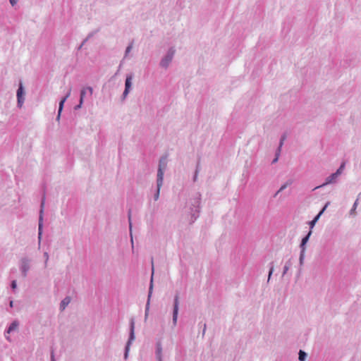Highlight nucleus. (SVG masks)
Returning a JSON list of instances; mask_svg holds the SVG:
<instances>
[{"instance_id":"1","label":"nucleus","mask_w":361,"mask_h":361,"mask_svg":"<svg viewBox=\"0 0 361 361\" xmlns=\"http://www.w3.org/2000/svg\"><path fill=\"white\" fill-rule=\"evenodd\" d=\"M201 194L200 192L195 195L189 200V214L190 215V224H193L199 217L200 212Z\"/></svg>"},{"instance_id":"2","label":"nucleus","mask_w":361,"mask_h":361,"mask_svg":"<svg viewBox=\"0 0 361 361\" xmlns=\"http://www.w3.org/2000/svg\"><path fill=\"white\" fill-rule=\"evenodd\" d=\"M135 339V321L134 319L132 318L130 319V332H129V338L126 343V347H125V351H124V359L127 360L128 357V353L130 351V348L132 344V343Z\"/></svg>"},{"instance_id":"3","label":"nucleus","mask_w":361,"mask_h":361,"mask_svg":"<svg viewBox=\"0 0 361 361\" xmlns=\"http://www.w3.org/2000/svg\"><path fill=\"white\" fill-rule=\"evenodd\" d=\"M152 276L151 280L149 283V291H148V295H147V300L145 305V320H147L149 311V305H150V300L153 292V275H154V262L153 258H152Z\"/></svg>"},{"instance_id":"4","label":"nucleus","mask_w":361,"mask_h":361,"mask_svg":"<svg viewBox=\"0 0 361 361\" xmlns=\"http://www.w3.org/2000/svg\"><path fill=\"white\" fill-rule=\"evenodd\" d=\"M175 53V48L173 47H170L168 49L166 54L160 61V66L165 69L168 68L174 57Z\"/></svg>"},{"instance_id":"5","label":"nucleus","mask_w":361,"mask_h":361,"mask_svg":"<svg viewBox=\"0 0 361 361\" xmlns=\"http://www.w3.org/2000/svg\"><path fill=\"white\" fill-rule=\"evenodd\" d=\"M167 166V155L162 156L159 161V166H158V170H157V179L161 183V181L164 180V171L166 169Z\"/></svg>"},{"instance_id":"6","label":"nucleus","mask_w":361,"mask_h":361,"mask_svg":"<svg viewBox=\"0 0 361 361\" xmlns=\"http://www.w3.org/2000/svg\"><path fill=\"white\" fill-rule=\"evenodd\" d=\"M179 311V293H176L173 298V313H172V323L173 326L177 324L178 317Z\"/></svg>"},{"instance_id":"7","label":"nucleus","mask_w":361,"mask_h":361,"mask_svg":"<svg viewBox=\"0 0 361 361\" xmlns=\"http://www.w3.org/2000/svg\"><path fill=\"white\" fill-rule=\"evenodd\" d=\"M133 79V74L130 73L126 75V81H125V90L123 92L121 99L122 100H125L129 94L131 87H132V80Z\"/></svg>"},{"instance_id":"8","label":"nucleus","mask_w":361,"mask_h":361,"mask_svg":"<svg viewBox=\"0 0 361 361\" xmlns=\"http://www.w3.org/2000/svg\"><path fill=\"white\" fill-rule=\"evenodd\" d=\"M45 202V197H43L40 205V211H39V223H38V238L39 240H41L42 235V228H43V212H44V206Z\"/></svg>"},{"instance_id":"9","label":"nucleus","mask_w":361,"mask_h":361,"mask_svg":"<svg viewBox=\"0 0 361 361\" xmlns=\"http://www.w3.org/2000/svg\"><path fill=\"white\" fill-rule=\"evenodd\" d=\"M338 178V176H337V175L335 174V173H333L329 176L326 178L325 182L324 183H322L320 185H318V186L315 187L313 189V190H317L318 188H323V187H324V186H326L327 185H329V184L336 183L337 182Z\"/></svg>"},{"instance_id":"10","label":"nucleus","mask_w":361,"mask_h":361,"mask_svg":"<svg viewBox=\"0 0 361 361\" xmlns=\"http://www.w3.org/2000/svg\"><path fill=\"white\" fill-rule=\"evenodd\" d=\"M71 93V87H70L68 89V92L66 93L65 97L63 98H62V99L59 102V110H58V111H59V114H61V112L63 111L64 103L66 101V99L70 97Z\"/></svg>"},{"instance_id":"11","label":"nucleus","mask_w":361,"mask_h":361,"mask_svg":"<svg viewBox=\"0 0 361 361\" xmlns=\"http://www.w3.org/2000/svg\"><path fill=\"white\" fill-rule=\"evenodd\" d=\"M18 323L14 322H13L11 326H9V328L7 330V332H6V338L8 340V341H11V338L9 337V334L11 333H13L14 331H16L18 330Z\"/></svg>"},{"instance_id":"12","label":"nucleus","mask_w":361,"mask_h":361,"mask_svg":"<svg viewBox=\"0 0 361 361\" xmlns=\"http://www.w3.org/2000/svg\"><path fill=\"white\" fill-rule=\"evenodd\" d=\"M86 90H88L90 92V95L92 94L93 89L91 87H87L86 88H83L80 90V104L83 103V99L86 94Z\"/></svg>"},{"instance_id":"13","label":"nucleus","mask_w":361,"mask_h":361,"mask_svg":"<svg viewBox=\"0 0 361 361\" xmlns=\"http://www.w3.org/2000/svg\"><path fill=\"white\" fill-rule=\"evenodd\" d=\"M128 222H129V227H130V241H131V245H132V249L133 250L134 248V246H133V235H132V232H131V228H132V223H131V209H128Z\"/></svg>"},{"instance_id":"14","label":"nucleus","mask_w":361,"mask_h":361,"mask_svg":"<svg viewBox=\"0 0 361 361\" xmlns=\"http://www.w3.org/2000/svg\"><path fill=\"white\" fill-rule=\"evenodd\" d=\"M162 185H163V181H161V183H159V182L157 179V190H156V192L154 195V200L155 201L159 200V194H160V190H161V188Z\"/></svg>"},{"instance_id":"15","label":"nucleus","mask_w":361,"mask_h":361,"mask_svg":"<svg viewBox=\"0 0 361 361\" xmlns=\"http://www.w3.org/2000/svg\"><path fill=\"white\" fill-rule=\"evenodd\" d=\"M22 94H23V82H20L19 87L17 91V97H18V102L19 106H21Z\"/></svg>"},{"instance_id":"16","label":"nucleus","mask_w":361,"mask_h":361,"mask_svg":"<svg viewBox=\"0 0 361 361\" xmlns=\"http://www.w3.org/2000/svg\"><path fill=\"white\" fill-rule=\"evenodd\" d=\"M71 298L69 297H66L60 303V310L63 311L65 310L66 306L70 303Z\"/></svg>"},{"instance_id":"17","label":"nucleus","mask_w":361,"mask_h":361,"mask_svg":"<svg viewBox=\"0 0 361 361\" xmlns=\"http://www.w3.org/2000/svg\"><path fill=\"white\" fill-rule=\"evenodd\" d=\"M31 268V260L24 258V276L26 275V272Z\"/></svg>"},{"instance_id":"18","label":"nucleus","mask_w":361,"mask_h":361,"mask_svg":"<svg viewBox=\"0 0 361 361\" xmlns=\"http://www.w3.org/2000/svg\"><path fill=\"white\" fill-rule=\"evenodd\" d=\"M307 357V354L302 350H300L298 352V360L300 361H305Z\"/></svg>"},{"instance_id":"19","label":"nucleus","mask_w":361,"mask_h":361,"mask_svg":"<svg viewBox=\"0 0 361 361\" xmlns=\"http://www.w3.org/2000/svg\"><path fill=\"white\" fill-rule=\"evenodd\" d=\"M319 218H320V216H319V215H318V214H317V215L314 217V219H313L312 221H310L309 222L310 228V230H311V231H312V229L314 228V226H315L316 223L318 221V220L319 219Z\"/></svg>"},{"instance_id":"20","label":"nucleus","mask_w":361,"mask_h":361,"mask_svg":"<svg viewBox=\"0 0 361 361\" xmlns=\"http://www.w3.org/2000/svg\"><path fill=\"white\" fill-rule=\"evenodd\" d=\"M292 266V262H291V260L290 259H288L286 264H285V266L283 267V276H284L287 271H288V269H290V267Z\"/></svg>"},{"instance_id":"21","label":"nucleus","mask_w":361,"mask_h":361,"mask_svg":"<svg viewBox=\"0 0 361 361\" xmlns=\"http://www.w3.org/2000/svg\"><path fill=\"white\" fill-rule=\"evenodd\" d=\"M162 356V347L160 343H157L156 356Z\"/></svg>"},{"instance_id":"22","label":"nucleus","mask_w":361,"mask_h":361,"mask_svg":"<svg viewBox=\"0 0 361 361\" xmlns=\"http://www.w3.org/2000/svg\"><path fill=\"white\" fill-rule=\"evenodd\" d=\"M344 168H345V163L343 162L341 164L339 168L336 170V171L335 172V174H336L337 176H339L342 173Z\"/></svg>"},{"instance_id":"23","label":"nucleus","mask_w":361,"mask_h":361,"mask_svg":"<svg viewBox=\"0 0 361 361\" xmlns=\"http://www.w3.org/2000/svg\"><path fill=\"white\" fill-rule=\"evenodd\" d=\"M312 231L310 230L309 232L307 233V235H305L302 238L301 241H302V242H304V243H305L307 244L308 240H309V239H310V236H311V235H312Z\"/></svg>"},{"instance_id":"24","label":"nucleus","mask_w":361,"mask_h":361,"mask_svg":"<svg viewBox=\"0 0 361 361\" xmlns=\"http://www.w3.org/2000/svg\"><path fill=\"white\" fill-rule=\"evenodd\" d=\"M269 275H268V280H267V282L269 281L270 279H271V276L274 272V262H271L269 264Z\"/></svg>"},{"instance_id":"25","label":"nucleus","mask_w":361,"mask_h":361,"mask_svg":"<svg viewBox=\"0 0 361 361\" xmlns=\"http://www.w3.org/2000/svg\"><path fill=\"white\" fill-rule=\"evenodd\" d=\"M357 202H358V200H356L355 202H354V204L353 205V207H352V209L350 211V215H353V214H355V209H356L357 206Z\"/></svg>"},{"instance_id":"26","label":"nucleus","mask_w":361,"mask_h":361,"mask_svg":"<svg viewBox=\"0 0 361 361\" xmlns=\"http://www.w3.org/2000/svg\"><path fill=\"white\" fill-rule=\"evenodd\" d=\"M133 49V43H130L126 49L124 58L127 57L128 54Z\"/></svg>"},{"instance_id":"27","label":"nucleus","mask_w":361,"mask_h":361,"mask_svg":"<svg viewBox=\"0 0 361 361\" xmlns=\"http://www.w3.org/2000/svg\"><path fill=\"white\" fill-rule=\"evenodd\" d=\"M286 138H287V135H286V133H283V134L281 136L280 141H279V145H281V147H283V143H284V141L286 140Z\"/></svg>"},{"instance_id":"28","label":"nucleus","mask_w":361,"mask_h":361,"mask_svg":"<svg viewBox=\"0 0 361 361\" xmlns=\"http://www.w3.org/2000/svg\"><path fill=\"white\" fill-rule=\"evenodd\" d=\"M306 243L301 241L300 243V253H305V250H306Z\"/></svg>"},{"instance_id":"29","label":"nucleus","mask_w":361,"mask_h":361,"mask_svg":"<svg viewBox=\"0 0 361 361\" xmlns=\"http://www.w3.org/2000/svg\"><path fill=\"white\" fill-rule=\"evenodd\" d=\"M305 253H300L299 264L300 266H302L304 263Z\"/></svg>"},{"instance_id":"30","label":"nucleus","mask_w":361,"mask_h":361,"mask_svg":"<svg viewBox=\"0 0 361 361\" xmlns=\"http://www.w3.org/2000/svg\"><path fill=\"white\" fill-rule=\"evenodd\" d=\"M329 204H330V202H327L325 204V205L324 206V207L321 209V211L317 214L321 216Z\"/></svg>"},{"instance_id":"31","label":"nucleus","mask_w":361,"mask_h":361,"mask_svg":"<svg viewBox=\"0 0 361 361\" xmlns=\"http://www.w3.org/2000/svg\"><path fill=\"white\" fill-rule=\"evenodd\" d=\"M200 170H201L200 158H199L197 160V164H196V169H195V171L199 173Z\"/></svg>"},{"instance_id":"32","label":"nucleus","mask_w":361,"mask_h":361,"mask_svg":"<svg viewBox=\"0 0 361 361\" xmlns=\"http://www.w3.org/2000/svg\"><path fill=\"white\" fill-rule=\"evenodd\" d=\"M285 189H286V185H281V188H279V190L278 191H276V192L274 195V197H276L279 195V193H280Z\"/></svg>"},{"instance_id":"33","label":"nucleus","mask_w":361,"mask_h":361,"mask_svg":"<svg viewBox=\"0 0 361 361\" xmlns=\"http://www.w3.org/2000/svg\"><path fill=\"white\" fill-rule=\"evenodd\" d=\"M281 148H282V147H281V145H279V147L276 149V153H275L276 157H279L280 156V154H281Z\"/></svg>"},{"instance_id":"34","label":"nucleus","mask_w":361,"mask_h":361,"mask_svg":"<svg viewBox=\"0 0 361 361\" xmlns=\"http://www.w3.org/2000/svg\"><path fill=\"white\" fill-rule=\"evenodd\" d=\"M44 258H45L44 266H45V267H47V262H48V260H49V254H48V252H45L44 253Z\"/></svg>"},{"instance_id":"35","label":"nucleus","mask_w":361,"mask_h":361,"mask_svg":"<svg viewBox=\"0 0 361 361\" xmlns=\"http://www.w3.org/2000/svg\"><path fill=\"white\" fill-rule=\"evenodd\" d=\"M292 183H293V180L289 179L283 185H286V188L288 186L290 185Z\"/></svg>"},{"instance_id":"36","label":"nucleus","mask_w":361,"mask_h":361,"mask_svg":"<svg viewBox=\"0 0 361 361\" xmlns=\"http://www.w3.org/2000/svg\"><path fill=\"white\" fill-rule=\"evenodd\" d=\"M198 174H199V173H198V172H195V173H194V176H193V178H192V180H193V182H196V181H197Z\"/></svg>"},{"instance_id":"37","label":"nucleus","mask_w":361,"mask_h":361,"mask_svg":"<svg viewBox=\"0 0 361 361\" xmlns=\"http://www.w3.org/2000/svg\"><path fill=\"white\" fill-rule=\"evenodd\" d=\"M51 361H56L54 357V350L51 351Z\"/></svg>"},{"instance_id":"38","label":"nucleus","mask_w":361,"mask_h":361,"mask_svg":"<svg viewBox=\"0 0 361 361\" xmlns=\"http://www.w3.org/2000/svg\"><path fill=\"white\" fill-rule=\"evenodd\" d=\"M87 42V39H85L81 43V44L80 45V47H78V49H81L82 47H83V45Z\"/></svg>"},{"instance_id":"39","label":"nucleus","mask_w":361,"mask_h":361,"mask_svg":"<svg viewBox=\"0 0 361 361\" xmlns=\"http://www.w3.org/2000/svg\"><path fill=\"white\" fill-rule=\"evenodd\" d=\"M9 1H10V3H11V4L13 6H14L17 4V2L18 1V0H9Z\"/></svg>"},{"instance_id":"40","label":"nucleus","mask_w":361,"mask_h":361,"mask_svg":"<svg viewBox=\"0 0 361 361\" xmlns=\"http://www.w3.org/2000/svg\"><path fill=\"white\" fill-rule=\"evenodd\" d=\"M11 288L13 289H15L16 288V282L15 281H13L11 283Z\"/></svg>"},{"instance_id":"41","label":"nucleus","mask_w":361,"mask_h":361,"mask_svg":"<svg viewBox=\"0 0 361 361\" xmlns=\"http://www.w3.org/2000/svg\"><path fill=\"white\" fill-rule=\"evenodd\" d=\"M82 104H80V102L79 104L75 106V109L78 110V109H80L82 106Z\"/></svg>"},{"instance_id":"42","label":"nucleus","mask_w":361,"mask_h":361,"mask_svg":"<svg viewBox=\"0 0 361 361\" xmlns=\"http://www.w3.org/2000/svg\"><path fill=\"white\" fill-rule=\"evenodd\" d=\"M93 35H94V32H90L85 39H87V41H88L89 39H90L92 37H93Z\"/></svg>"},{"instance_id":"43","label":"nucleus","mask_w":361,"mask_h":361,"mask_svg":"<svg viewBox=\"0 0 361 361\" xmlns=\"http://www.w3.org/2000/svg\"><path fill=\"white\" fill-rule=\"evenodd\" d=\"M206 329H207V325H206V324H204L203 330H202V336L204 335L205 331H206Z\"/></svg>"},{"instance_id":"44","label":"nucleus","mask_w":361,"mask_h":361,"mask_svg":"<svg viewBox=\"0 0 361 361\" xmlns=\"http://www.w3.org/2000/svg\"><path fill=\"white\" fill-rule=\"evenodd\" d=\"M279 157H276V156H275V158L272 160V162H271V163H272V164H275V163H276V162L278 161V160H279Z\"/></svg>"},{"instance_id":"45","label":"nucleus","mask_w":361,"mask_h":361,"mask_svg":"<svg viewBox=\"0 0 361 361\" xmlns=\"http://www.w3.org/2000/svg\"><path fill=\"white\" fill-rule=\"evenodd\" d=\"M157 361H162V356H156Z\"/></svg>"},{"instance_id":"46","label":"nucleus","mask_w":361,"mask_h":361,"mask_svg":"<svg viewBox=\"0 0 361 361\" xmlns=\"http://www.w3.org/2000/svg\"><path fill=\"white\" fill-rule=\"evenodd\" d=\"M61 114H59V111H58V115L56 116V121H59Z\"/></svg>"},{"instance_id":"47","label":"nucleus","mask_w":361,"mask_h":361,"mask_svg":"<svg viewBox=\"0 0 361 361\" xmlns=\"http://www.w3.org/2000/svg\"><path fill=\"white\" fill-rule=\"evenodd\" d=\"M13 306V301H11V302H10V307H12Z\"/></svg>"},{"instance_id":"48","label":"nucleus","mask_w":361,"mask_h":361,"mask_svg":"<svg viewBox=\"0 0 361 361\" xmlns=\"http://www.w3.org/2000/svg\"><path fill=\"white\" fill-rule=\"evenodd\" d=\"M121 67V63L119 65L118 70V71L116 72V75H117V74H118V71H119V70H120Z\"/></svg>"}]
</instances>
